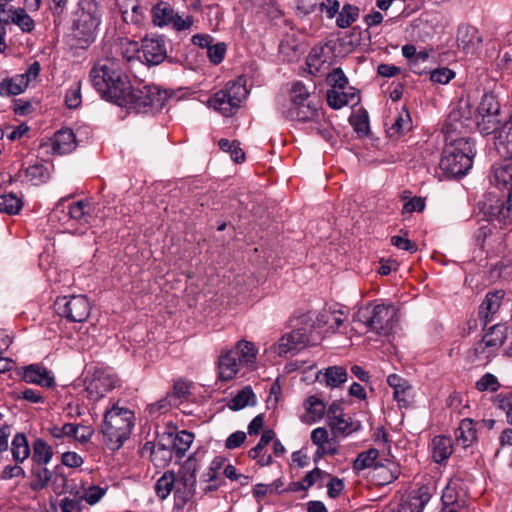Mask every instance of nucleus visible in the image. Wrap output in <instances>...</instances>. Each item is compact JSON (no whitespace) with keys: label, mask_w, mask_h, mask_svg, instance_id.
Listing matches in <instances>:
<instances>
[{"label":"nucleus","mask_w":512,"mask_h":512,"mask_svg":"<svg viewBox=\"0 0 512 512\" xmlns=\"http://www.w3.org/2000/svg\"><path fill=\"white\" fill-rule=\"evenodd\" d=\"M197 470V460L189 457L177 472L168 470L156 481L155 492L161 500H165L173 492V512H187L193 509L197 495Z\"/></svg>","instance_id":"obj_1"},{"label":"nucleus","mask_w":512,"mask_h":512,"mask_svg":"<svg viewBox=\"0 0 512 512\" xmlns=\"http://www.w3.org/2000/svg\"><path fill=\"white\" fill-rule=\"evenodd\" d=\"M283 114L292 121L310 122L311 128L327 141L332 138L330 125L324 117L319 102L312 99L309 90L301 82H295L292 85L290 105Z\"/></svg>","instance_id":"obj_2"},{"label":"nucleus","mask_w":512,"mask_h":512,"mask_svg":"<svg viewBox=\"0 0 512 512\" xmlns=\"http://www.w3.org/2000/svg\"><path fill=\"white\" fill-rule=\"evenodd\" d=\"M93 87L107 101L125 103V93L130 89V81L110 59L98 61L90 71Z\"/></svg>","instance_id":"obj_3"},{"label":"nucleus","mask_w":512,"mask_h":512,"mask_svg":"<svg viewBox=\"0 0 512 512\" xmlns=\"http://www.w3.org/2000/svg\"><path fill=\"white\" fill-rule=\"evenodd\" d=\"M102 10L97 0H80L75 12L72 39L77 48L86 49L96 39Z\"/></svg>","instance_id":"obj_4"},{"label":"nucleus","mask_w":512,"mask_h":512,"mask_svg":"<svg viewBox=\"0 0 512 512\" xmlns=\"http://www.w3.org/2000/svg\"><path fill=\"white\" fill-rule=\"evenodd\" d=\"M134 420V413L126 407L119 406L118 403L113 404L105 412L102 433L104 442L110 450H118L128 439Z\"/></svg>","instance_id":"obj_5"},{"label":"nucleus","mask_w":512,"mask_h":512,"mask_svg":"<svg viewBox=\"0 0 512 512\" xmlns=\"http://www.w3.org/2000/svg\"><path fill=\"white\" fill-rule=\"evenodd\" d=\"M473 156V144L468 139H454L445 146L439 168L446 177H461L472 167Z\"/></svg>","instance_id":"obj_6"},{"label":"nucleus","mask_w":512,"mask_h":512,"mask_svg":"<svg viewBox=\"0 0 512 512\" xmlns=\"http://www.w3.org/2000/svg\"><path fill=\"white\" fill-rule=\"evenodd\" d=\"M353 319L364 324L369 330L387 336L396 326L397 310L392 304H370L360 308L354 314Z\"/></svg>","instance_id":"obj_7"},{"label":"nucleus","mask_w":512,"mask_h":512,"mask_svg":"<svg viewBox=\"0 0 512 512\" xmlns=\"http://www.w3.org/2000/svg\"><path fill=\"white\" fill-rule=\"evenodd\" d=\"M125 103L118 106L134 110L137 113H155L160 111L167 100L168 93L154 85H146L140 88H132L125 93Z\"/></svg>","instance_id":"obj_8"},{"label":"nucleus","mask_w":512,"mask_h":512,"mask_svg":"<svg viewBox=\"0 0 512 512\" xmlns=\"http://www.w3.org/2000/svg\"><path fill=\"white\" fill-rule=\"evenodd\" d=\"M247 95L246 81L243 77H239L228 81L223 88L214 93L209 98L208 105L224 116H230L240 107Z\"/></svg>","instance_id":"obj_9"},{"label":"nucleus","mask_w":512,"mask_h":512,"mask_svg":"<svg viewBox=\"0 0 512 512\" xmlns=\"http://www.w3.org/2000/svg\"><path fill=\"white\" fill-rule=\"evenodd\" d=\"M319 339L318 335L313 334V324H310V318L304 316L301 319V326L280 338L277 345V353L280 356L294 353L306 345H315Z\"/></svg>","instance_id":"obj_10"},{"label":"nucleus","mask_w":512,"mask_h":512,"mask_svg":"<svg viewBox=\"0 0 512 512\" xmlns=\"http://www.w3.org/2000/svg\"><path fill=\"white\" fill-rule=\"evenodd\" d=\"M152 22L157 27H171L175 31L189 30L193 25L192 16L179 15L172 6L165 2H157L151 9Z\"/></svg>","instance_id":"obj_11"},{"label":"nucleus","mask_w":512,"mask_h":512,"mask_svg":"<svg viewBox=\"0 0 512 512\" xmlns=\"http://www.w3.org/2000/svg\"><path fill=\"white\" fill-rule=\"evenodd\" d=\"M54 306L60 316L72 322H84L91 312V304L84 295L59 297Z\"/></svg>","instance_id":"obj_12"},{"label":"nucleus","mask_w":512,"mask_h":512,"mask_svg":"<svg viewBox=\"0 0 512 512\" xmlns=\"http://www.w3.org/2000/svg\"><path fill=\"white\" fill-rule=\"evenodd\" d=\"M499 111L500 105L496 96L492 93L484 94L478 106L479 120L477 122L482 134H491L499 128L501 123Z\"/></svg>","instance_id":"obj_13"},{"label":"nucleus","mask_w":512,"mask_h":512,"mask_svg":"<svg viewBox=\"0 0 512 512\" xmlns=\"http://www.w3.org/2000/svg\"><path fill=\"white\" fill-rule=\"evenodd\" d=\"M40 70V63L38 61H34L28 66L25 73L2 79L0 86V96L10 97L23 93L29 84L37 79Z\"/></svg>","instance_id":"obj_14"},{"label":"nucleus","mask_w":512,"mask_h":512,"mask_svg":"<svg viewBox=\"0 0 512 512\" xmlns=\"http://www.w3.org/2000/svg\"><path fill=\"white\" fill-rule=\"evenodd\" d=\"M460 479H451L442 491V509L454 512L468 511L467 493Z\"/></svg>","instance_id":"obj_15"},{"label":"nucleus","mask_w":512,"mask_h":512,"mask_svg":"<svg viewBox=\"0 0 512 512\" xmlns=\"http://www.w3.org/2000/svg\"><path fill=\"white\" fill-rule=\"evenodd\" d=\"M119 384L120 380L115 374L98 370L94 373L93 379L88 384L86 390L92 399L98 400L106 393L119 386Z\"/></svg>","instance_id":"obj_16"},{"label":"nucleus","mask_w":512,"mask_h":512,"mask_svg":"<svg viewBox=\"0 0 512 512\" xmlns=\"http://www.w3.org/2000/svg\"><path fill=\"white\" fill-rule=\"evenodd\" d=\"M0 22L3 24H15L23 32L33 31L35 23L23 8H14L8 3H0Z\"/></svg>","instance_id":"obj_17"},{"label":"nucleus","mask_w":512,"mask_h":512,"mask_svg":"<svg viewBox=\"0 0 512 512\" xmlns=\"http://www.w3.org/2000/svg\"><path fill=\"white\" fill-rule=\"evenodd\" d=\"M141 49L148 65H159L167 57L166 41L162 36L145 37L142 40Z\"/></svg>","instance_id":"obj_18"},{"label":"nucleus","mask_w":512,"mask_h":512,"mask_svg":"<svg viewBox=\"0 0 512 512\" xmlns=\"http://www.w3.org/2000/svg\"><path fill=\"white\" fill-rule=\"evenodd\" d=\"M245 367L239 363L235 355L228 349L222 350L217 361L218 378L230 381L239 374L245 373Z\"/></svg>","instance_id":"obj_19"},{"label":"nucleus","mask_w":512,"mask_h":512,"mask_svg":"<svg viewBox=\"0 0 512 512\" xmlns=\"http://www.w3.org/2000/svg\"><path fill=\"white\" fill-rule=\"evenodd\" d=\"M431 494L429 488L421 486L405 495L398 506L397 512H423L429 502Z\"/></svg>","instance_id":"obj_20"},{"label":"nucleus","mask_w":512,"mask_h":512,"mask_svg":"<svg viewBox=\"0 0 512 512\" xmlns=\"http://www.w3.org/2000/svg\"><path fill=\"white\" fill-rule=\"evenodd\" d=\"M23 380L26 383L50 388L55 385V378L51 371L39 364H31L23 367Z\"/></svg>","instance_id":"obj_21"},{"label":"nucleus","mask_w":512,"mask_h":512,"mask_svg":"<svg viewBox=\"0 0 512 512\" xmlns=\"http://www.w3.org/2000/svg\"><path fill=\"white\" fill-rule=\"evenodd\" d=\"M228 350L235 355L239 363L245 367V370L251 371L255 368L258 350L252 342L240 340Z\"/></svg>","instance_id":"obj_22"},{"label":"nucleus","mask_w":512,"mask_h":512,"mask_svg":"<svg viewBox=\"0 0 512 512\" xmlns=\"http://www.w3.org/2000/svg\"><path fill=\"white\" fill-rule=\"evenodd\" d=\"M360 101L359 92L355 88L330 89L327 91V102L333 109L347 105H356Z\"/></svg>","instance_id":"obj_23"},{"label":"nucleus","mask_w":512,"mask_h":512,"mask_svg":"<svg viewBox=\"0 0 512 512\" xmlns=\"http://www.w3.org/2000/svg\"><path fill=\"white\" fill-rule=\"evenodd\" d=\"M54 154L63 155L72 152L76 146V137L72 129L63 128L57 131L50 139Z\"/></svg>","instance_id":"obj_24"},{"label":"nucleus","mask_w":512,"mask_h":512,"mask_svg":"<svg viewBox=\"0 0 512 512\" xmlns=\"http://www.w3.org/2000/svg\"><path fill=\"white\" fill-rule=\"evenodd\" d=\"M50 434L54 438H61L63 436H67L80 443H86L90 439L92 432L88 427L72 423H66L61 427H52L50 429Z\"/></svg>","instance_id":"obj_25"},{"label":"nucleus","mask_w":512,"mask_h":512,"mask_svg":"<svg viewBox=\"0 0 512 512\" xmlns=\"http://www.w3.org/2000/svg\"><path fill=\"white\" fill-rule=\"evenodd\" d=\"M387 383L393 388V396L398 404L407 407L410 404L412 390L408 382L397 374H390Z\"/></svg>","instance_id":"obj_26"},{"label":"nucleus","mask_w":512,"mask_h":512,"mask_svg":"<svg viewBox=\"0 0 512 512\" xmlns=\"http://www.w3.org/2000/svg\"><path fill=\"white\" fill-rule=\"evenodd\" d=\"M477 440V430L475 423L470 418H465L460 421L458 428L455 430L456 444L468 448L472 446Z\"/></svg>","instance_id":"obj_27"},{"label":"nucleus","mask_w":512,"mask_h":512,"mask_svg":"<svg viewBox=\"0 0 512 512\" xmlns=\"http://www.w3.org/2000/svg\"><path fill=\"white\" fill-rule=\"evenodd\" d=\"M504 294L502 290H496L486 294L479 310V315L484 318L485 324L489 323L493 315L499 310Z\"/></svg>","instance_id":"obj_28"},{"label":"nucleus","mask_w":512,"mask_h":512,"mask_svg":"<svg viewBox=\"0 0 512 512\" xmlns=\"http://www.w3.org/2000/svg\"><path fill=\"white\" fill-rule=\"evenodd\" d=\"M432 458L436 463H443L453 452L452 439L447 436H435L430 444Z\"/></svg>","instance_id":"obj_29"},{"label":"nucleus","mask_w":512,"mask_h":512,"mask_svg":"<svg viewBox=\"0 0 512 512\" xmlns=\"http://www.w3.org/2000/svg\"><path fill=\"white\" fill-rule=\"evenodd\" d=\"M343 322L344 318L341 311L323 310L317 315L314 322L310 321V324H313V331L315 328L326 327L327 332H335Z\"/></svg>","instance_id":"obj_30"},{"label":"nucleus","mask_w":512,"mask_h":512,"mask_svg":"<svg viewBox=\"0 0 512 512\" xmlns=\"http://www.w3.org/2000/svg\"><path fill=\"white\" fill-rule=\"evenodd\" d=\"M399 466L387 460L386 463H377L373 469V478L379 485H387L398 478Z\"/></svg>","instance_id":"obj_31"},{"label":"nucleus","mask_w":512,"mask_h":512,"mask_svg":"<svg viewBox=\"0 0 512 512\" xmlns=\"http://www.w3.org/2000/svg\"><path fill=\"white\" fill-rule=\"evenodd\" d=\"M95 212V207L89 200H79L68 206L71 219L81 224H89Z\"/></svg>","instance_id":"obj_32"},{"label":"nucleus","mask_w":512,"mask_h":512,"mask_svg":"<svg viewBox=\"0 0 512 512\" xmlns=\"http://www.w3.org/2000/svg\"><path fill=\"white\" fill-rule=\"evenodd\" d=\"M311 441L317 446L315 454L318 458L326 454L334 455L337 452V449L332 446L329 440L328 430L324 427L315 428L311 432Z\"/></svg>","instance_id":"obj_33"},{"label":"nucleus","mask_w":512,"mask_h":512,"mask_svg":"<svg viewBox=\"0 0 512 512\" xmlns=\"http://www.w3.org/2000/svg\"><path fill=\"white\" fill-rule=\"evenodd\" d=\"M490 182L498 188L512 184V162L507 161L493 166Z\"/></svg>","instance_id":"obj_34"},{"label":"nucleus","mask_w":512,"mask_h":512,"mask_svg":"<svg viewBox=\"0 0 512 512\" xmlns=\"http://www.w3.org/2000/svg\"><path fill=\"white\" fill-rule=\"evenodd\" d=\"M300 41L294 33L287 34L280 42L279 54L284 61H295L300 54Z\"/></svg>","instance_id":"obj_35"},{"label":"nucleus","mask_w":512,"mask_h":512,"mask_svg":"<svg viewBox=\"0 0 512 512\" xmlns=\"http://www.w3.org/2000/svg\"><path fill=\"white\" fill-rule=\"evenodd\" d=\"M458 46L466 53L473 52L480 42L476 28L472 26H462L457 33Z\"/></svg>","instance_id":"obj_36"},{"label":"nucleus","mask_w":512,"mask_h":512,"mask_svg":"<svg viewBox=\"0 0 512 512\" xmlns=\"http://www.w3.org/2000/svg\"><path fill=\"white\" fill-rule=\"evenodd\" d=\"M24 178L33 184L44 183L49 179V166L43 162L36 161L23 170Z\"/></svg>","instance_id":"obj_37"},{"label":"nucleus","mask_w":512,"mask_h":512,"mask_svg":"<svg viewBox=\"0 0 512 512\" xmlns=\"http://www.w3.org/2000/svg\"><path fill=\"white\" fill-rule=\"evenodd\" d=\"M256 404V396L251 386H245L228 402V407L233 411L241 410L247 406Z\"/></svg>","instance_id":"obj_38"},{"label":"nucleus","mask_w":512,"mask_h":512,"mask_svg":"<svg viewBox=\"0 0 512 512\" xmlns=\"http://www.w3.org/2000/svg\"><path fill=\"white\" fill-rule=\"evenodd\" d=\"M347 377L348 375L344 367L331 366L325 370L322 378L318 376L317 379L320 382H325V384L330 388H336L345 383L347 381Z\"/></svg>","instance_id":"obj_39"},{"label":"nucleus","mask_w":512,"mask_h":512,"mask_svg":"<svg viewBox=\"0 0 512 512\" xmlns=\"http://www.w3.org/2000/svg\"><path fill=\"white\" fill-rule=\"evenodd\" d=\"M306 414L303 417L306 422H317L324 416L326 406L316 396H310L304 403Z\"/></svg>","instance_id":"obj_40"},{"label":"nucleus","mask_w":512,"mask_h":512,"mask_svg":"<svg viewBox=\"0 0 512 512\" xmlns=\"http://www.w3.org/2000/svg\"><path fill=\"white\" fill-rule=\"evenodd\" d=\"M11 452L13 460L17 463H23L29 457L30 448L24 434L18 433L14 436Z\"/></svg>","instance_id":"obj_41"},{"label":"nucleus","mask_w":512,"mask_h":512,"mask_svg":"<svg viewBox=\"0 0 512 512\" xmlns=\"http://www.w3.org/2000/svg\"><path fill=\"white\" fill-rule=\"evenodd\" d=\"M359 12L357 6L345 4L337 14L336 25L342 29L350 27L358 19Z\"/></svg>","instance_id":"obj_42"},{"label":"nucleus","mask_w":512,"mask_h":512,"mask_svg":"<svg viewBox=\"0 0 512 512\" xmlns=\"http://www.w3.org/2000/svg\"><path fill=\"white\" fill-rule=\"evenodd\" d=\"M53 456V450L43 439H36L33 443L32 458L40 465L50 462Z\"/></svg>","instance_id":"obj_43"},{"label":"nucleus","mask_w":512,"mask_h":512,"mask_svg":"<svg viewBox=\"0 0 512 512\" xmlns=\"http://www.w3.org/2000/svg\"><path fill=\"white\" fill-rule=\"evenodd\" d=\"M506 339L505 328L501 325H493L484 335L482 343L485 347H500Z\"/></svg>","instance_id":"obj_44"},{"label":"nucleus","mask_w":512,"mask_h":512,"mask_svg":"<svg viewBox=\"0 0 512 512\" xmlns=\"http://www.w3.org/2000/svg\"><path fill=\"white\" fill-rule=\"evenodd\" d=\"M330 427L336 435H348L354 431H357L360 428V424L357 421H353L351 416L343 414V416H341L335 422H332Z\"/></svg>","instance_id":"obj_45"},{"label":"nucleus","mask_w":512,"mask_h":512,"mask_svg":"<svg viewBox=\"0 0 512 512\" xmlns=\"http://www.w3.org/2000/svg\"><path fill=\"white\" fill-rule=\"evenodd\" d=\"M194 441V434L186 430H181L176 433L173 440V448L178 457H183L191 447Z\"/></svg>","instance_id":"obj_46"},{"label":"nucleus","mask_w":512,"mask_h":512,"mask_svg":"<svg viewBox=\"0 0 512 512\" xmlns=\"http://www.w3.org/2000/svg\"><path fill=\"white\" fill-rule=\"evenodd\" d=\"M22 201L15 194H0V212L17 214L22 208Z\"/></svg>","instance_id":"obj_47"},{"label":"nucleus","mask_w":512,"mask_h":512,"mask_svg":"<svg viewBox=\"0 0 512 512\" xmlns=\"http://www.w3.org/2000/svg\"><path fill=\"white\" fill-rule=\"evenodd\" d=\"M411 127L412 123L410 115L406 110H403L395 118L394 123L389 128V133L391 136L403 135L404 133L408 132Z\"/></svg>","instance_id":"obj_48"},{"label":"nucleus","mask_w":512,"mask_h":512,"mask_svg":"<svg viewBox=\"0 0 512 512\" xmlns=\"http://www.w3.org/2000/svg\"><path fill=\"white\" fill-rule=\"evenodd\" d=\"M282 487L280 480H276L270 484H256L253 488V496L260 502L265 496L276 494Z\"/></svg>","instance_id":"obj_49"},{"label":"nucleus","mask_w":512,"mask_h":512,"mask_svg":"<svg viewBox=\"0 0 512 512\" xmlns=\"http://www.w3.org/2000/svg\"><path fill=\"white\" fill-rule=\"evenodd\" d=\"M379 455L377 449L371 448L367 451L360 453L355 461V468L363 470L368 467H374L377 464L375 461Z\"/></svg>","instance_id":"obj_50"},{"label":"nucleus","mask_w":512,"mask_h":512,"mask_svg":"<svg viewBox=\"0 0 512 512\" xmlns=\"http://www.w3.org/2000/svg\"><path fill=\"white\" fill-rule=\"evenodd\" d=\"M219 147L221 150L229 152L235 162H242L245 158V154L237 141H229L223 138L219 141Z\"/></svg>","instance_id":"obj_51"},{"label":"nucleus","mask_w":512,"mask_h":512,"mask_svg":"<svg viewBox=\"0 0 512 512\" xmlns=\"http://www.w3.org/2000/svg\"><path fill=\"white\" fill-rule=\"evenodd\" d=\"M53 473L46 467H39L34 471L32 487L35 490L43 489L51 481Z\"/></svg>","instance_id":"obj_52"},{"label":"nucleus","mask_w":512,"mask_h":512,"mask_svg":"<svg viewBox=\"0 0 512 512\" xmlns=\"http://www.w3.org/2000/svg\"><path fill=\"white\" fill-rule=\"evenodd\" d=\"M65 103L68 108H77L81 104V83L74 82L67 90Z\"/></svg>","instance_id":"obj_53"},{"label":"nucleus","mask_w":512,"mask_h":512,"mask_svg":"<svg viewBox=\"0 0 512 512\" xmlns=\"http://www.w3.org/2000/svg\"><path fill=\"white\" fill-rule=\"evenodd\" d=\"M328 476H329L328 473L322 471L319 468H315L314 470H312L306 474V476L302 479V481L300 482L299 485L302 488V490H304V489H307V488L311 487L312 485H314L317 481H321V482L326 481L325 477H328Z\"/></svg>","instance_id":"obj_54"},{"label":"nucleus","mask_w":512,"mask_h":512,"mask_svg":"<svg viewBox=\"0 0 512 512\" xmlns=\"http://www.w3.org/2000/svg\"><path fill=\"white\" fill-rule=\"evenodd\" d=\"M500 384L496 376L491 373L484 374L477 382L476 388L479 391H491L495 392L498 390Z\"/></svg>","instance_id":"obj_55"},{"label":"nucleus","mask_w":512,"mask_h":512,"mask_svg":"<svg viewBox=\"0 0 512 512\" xmlns=\"http://www.w3.org/2000/svg\"><path fill=\"white\" fill-rule=\"evenodd\" d=\"M328 81L332 86V89H347L351 88L348 86V80L340 68H335L328 75Z\"/></svg>","instance_id":"obj_56"},{"label":"nucleus","mask_w":512,"mask_h":512,"mask_svg":"<svg viewBox=\"0 0 512 512\" xmlns=\"http://www.w3.org/2000/svg\"><path fill=\"white\" fill-rule=\"evenodd\" d=\"M105 493V488L100 486H90L85 490L81 499H84L89 505H94L101 500Z\"/></svg>","instance_id":"obj_57"},{"label":"nucleus","mask_w":512,"mask_h":512,"mask_svg":"<svg viewBox=\"0 0 512 512\" xmlns=\"http://www.w3.org/2000/svg\"><path fill=\"white\" fill-rule=\"evenodd\" d=\"M325 478L327 480L326 486L328 496L332 499L337 498L344 489V482L337 477L331 476L330 474Z\"/></svg>","instance_id":"obj_58"},{"label":"nucleus","mask_w":512,"mask_h":512,"mask_svg":"<svg viewBox=\"0 0 512 512\" xmlns=\"http://www.w3.org/2000/svg\"><path fill=\"white\" fill-rule=\"evenodd\" d=\"M318 8L321 12L326 14L328 19H332L338 14L340 3L338 0H323L321 2L319 1Z\"/></svg>","instance_id":"obj_59"},{"label":"nucleus","mask_w":512,"mask_h":512,"mask_svg":"<svg viewBox=\"0 0 512 512\" xmlns=\"http://www.w3.org/2000/svg\"><path fill=\"white\" fill-rule=\"evenodd\" d=\"M226 45L224 43L211 44L207 50V55L210 61L214 64H219L225 55Z\"/></svg>","instance_id":"obj_60"},{"label":"nucleus","mask_w":512,"mask_h":512,"mask_svg":"<svg viewBox=\"0 0 512 512\" xmlns=\"http://www.w3.org/2000/svg\"><path fill=\"white\" fill-rule=\"evenodd\" d=\"M425 208V201L421 197H413L406 201L402 208V214L408 215L413 212H422Z\"/></svg>","instance_id":"obj_61"},{"label":"nucleus","mask_w":512,"mask_h":512,"mask_svg":"<svg viewBox=\"0 0 512 512\" xmlns=\"http://www.w3.org/2000/svg\"><path fill=\"white\" fill-rule=\"evenodd\" d=\"M454 76L455 73L452 70L439 68L431 72L430 80L439 84H447Z\"/></svg>","instance_id":"obj_62"},{"label":"nucleus","mask_w":512,"mask_h":512,"mask_svg":"<svg viewBox=\"0 0 512 512\" xmlns=\"http://www.w3.org/2000/svg\"><path fill=\"white\" fill-rule=\"evenodd\" d=\"M391 244L400 250L408 251L410 253H414L417 251L416 243L412 242L406 237H402L399 235L392 236Z\"/></svg>","instance_id":"obj_63"},{"label":"nucleus","mask_w":512,"mask_h":512,"mask_svg":"<svg viewBox=\"0 0 512 512\" xmlns=\"http://www.w3.org/2000/svg\"><path fill=\"white\" fill-rule=\"evenodd\" d=\"M61 512H81V499L64 498L59 504Z\"/></svg>","instance_id":"obj_64"}]
</instances>
